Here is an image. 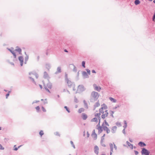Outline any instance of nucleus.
<instances>
[{
  "label": "nucleus",
  "mask_w": 155,
  "mask_h": 155,
  "mask_svg": "<svg viewBox=\"0 0 155 155\" xmlns=\"http://www.w3.org/2000/svg\"><path fill=\"white\" fill-rule=\"evenodd\" d=\"M110 100L112 101L114 103H115L116 102V100L114 98L111 97H110L109 98Z\"/></svg>",
  "instance_id": "c85d7f7f"
},
{
  "label": "nucleus",
  "mask_w": 155,
  "mask_h": 155,
  "mask_svg": "<svg viewBox=\"0 0 155 155\" xmlns=\"http://www.w3.org/2000/svg\"><path fill=\"white\" fill-rule=\"evenodd\" d=\"M74 101L76 103H78V100L76 97H75L74 98Z\"/></svg>",
  "instance_id": "58836bf2"
},
{
  "label": "nucleus",
  "mask_w": 155,
  "mask_h": 155,
  "mask_svg": "<svg viewBox=\"0 0 155 155\" xmlns=\"http://www.w3.org/2000/svg\"><path fill=\"white\" fill-rule=\"evenodd\" d=\"M11 92L10 91H9L8 93L6 95V98L7 99L8 98V96L9 95V93Z\"/></svg>",
  "instance_id": "a19ab883"
},
{
  "label": "nucleus",
  "mask_w": 155,
  "mask_h": 155,
  "mask_svg": "<svg viewBox=\"0 0 155 155\" xmlns=\"http://www.w3.org/2000/svg\"><path fill=\"white\" fill-rule=\"evenodd\" d=\"M44 103L45 104H47L48 103V102L47 101V99H45V100H44Z\"/></svg>",
  "instance_id": "4d7b16f0"
},
{
  "label": "nucleus",
  "mask_w": 155,
  "mask_h": 155,
  "mask_svg": "<svg viewBox=\"0 0 155 155\" xmlns=\"http://www.w3.org/2000/svg\"><path fill=\"white\" fill-rule=\"evenodd\" d=\"M68 80V75L66 73H65V81L66 80Z\"/></svg>",
  "instance_id": "37998d69"
},
{
  "label": "nucleus",
  "mask_w": 155,
  "mask_h": 155,
  "mask_svg": "<svg viewBox=\"0 0 155 155\" xmlns=\"http://www.w3.org/2000/svg\"><path fill=\"white\" fill-rule=\"evenodd\" d=\"M124 125H127V123L126 120H124Z\"/></svg>",
  "instance_id": "0e129e2a"
},
{
  "label": "nucleus",
  "mask_w": 155,
  "mask_h": 155,
  "mask_svg": "<svg viewBox=\"0 0 155 155\" xmlns=\"http://www.w3.org/2000/svg\"><path fill=\"white\" fill-rule=\"evenodd\" d=\"M98 130V133L99 134L101 133L103 131L102 127L101 126H99L97 128Z\"/></svg>",
  "instance_id": "4468645a"
},
{
  "label": "nucleus",
  "mask_w": 155,
  "mask_h": 155,
  "mask_svg": "<svg viewBox=\"0 0 155 155\" xmlns=\"http://www.w3.org/2000/svg\"><path fill=\"white\" fill-rule=\"evenodd\" d=\"M99 97V95L98 92L93 91L91 95L90 102H94L96 101Z\"/></svg>",
  "instance_id": "f257e3e1"
},
{
  "label": "nucleus",
  "mask_w": 155,
  "mask_h": 155,
  "mask_svg": "<svg viewBox=\"0 0 155 155\" xmlns=\"http://www.w3.org/2000/svg\"><path fill=\"white\" fill-rule=\"evenodd\" d=\"M100 115H101V113H100V112L99 113H96L95 115V116L96 117H97L98 118V120H99V123H98V125H99V124H100V120H101V118L100 117Z\"/></svg>",
  "instance_id": "0eeeda50"
},
{
  "label": "nucleus",
  "mask_w": 155,
  "mask_h": 155,
  "mask_svg": "<svg viewBox=\"0 0 155 155\" xmlns=\"http://www.w3.org/2000/svg\"><path fill=\"white\" fill-rule=\"evenodd\" d=\"M92 73H96L95 71L94 70H92Z\"/></svg>",
  "instance_id": "338daca9"
},
{
  "label": "nucleus",
  "mask_w": 155,
  "mask_h": 155,
  "mask_svg": "<svg viewBox=\"0 0 155 155\" xmlns=\"http://www.w3.org/2000/svg\"><path fill=\"white\" fill-rule=\"evenodd\" d=\"M70 143L72 145V146L74 148H75V147L74 145V144L73 142L72 141H71Z\"/></svg>",
  "instance_id": "ea45409f"
},
{
  "label": "nucleus",
  "mask_w": 155,
  "mask_h": 155,
  "mask_svg": "<svg viewBox=\"0 0 155 155\" xmlns=\"http://www.w3.org/2000/svg\"><path fill=\"white\" fill-rule=\"evenodd\" d=\"M35 108L37 111H39L40 109V107L39 106H38L35 107Z\"/></svg>",
  "instance_id": "09e8293b"
},
{
  "label": "nucleus",
  "mask_w": 155,
  "mask_h": 155,
  "mask_svg": "<svg viewBox=\"0 0 155 155\" xmlns=\"http://www.w3.org/2000/svg\"><path fill=\"white\" fill-rule=\"evenodd\" d=\"M99 111L102 114H104V111L103 110V107H101L99 110Z\"/></svg>",
  "instance_id": "473e14b6"
},
{
  "label": "nucleus",
  "mask_w": 155,
  "mask_h": 155,
  "mask_svg": "<svg viewBox=\"0 0 155 155\" xmlns=\"http://www.w3.org/2000/svg\"><path fill=\"white\" fill-rule=\"evenodd\" d=\"M141 153L142 155H145L148 153H150V152L146 148H142Z\"/></svg>",
  "instance_id": "7ed1b4c3"
},
{
  "label": "nucleus",
  "mask_w": 155,
  "mask_h": 155,
  "mask_svg": "<svg viewBox=\"0 0 155 155\" xmlns=\"http://www.w3.org/2000/svg\"><path fill=\"white\" fill-rule=\"evenodd\" d=\"M92 135L94 138V139L96 140L97 138V134L95 133V130H94L92 131Z\"/></svg>",
  "instance_id": "9b49d317"
},
{
  "label": "nucleus",
  "mask_w": 155,
  "mask_h": 155,
  "mask_svg": "<svg viewBox=\"0 0 155 155\" xmlns=\"http://www.w3.org/2000/svg\"><path fill=\"white\" fill-rule=\"evenodd\" d=\"M101 145L102 146L104 147H105L106 146L104 144V143H103V142H101Z\"/></svg>",
  "instance_id": "13d9d810"
},
{
  "label": "nucleus",
  "mask_w": 155,
  "mask_h": 155,
  "mask_svg": "<svg viewBox=\"0 0 155 155\" xmlns=\"http://www.w3.org/2000/svg\"><path fill=\"white\" fill-rule=\"evenodd\" d=\"M29 78L30 79H31L32 81V82L34 83L35 84H36V82L35 81L34 79L33 78H32L31 77H29Z\"/></svg>",
  "instance_id": "e433bc0d"
},
{
  "label": "nucleus",
  "mask_w": 155,
  "mask_h": 155,
  "mask_svg": "<svg viewBox=\"0 0 155 155\" xmlns=\"http://www.w3.org/2000/svg\"><path fill=\"white\" fill-rule=\"evenodd\" d=\"M93 86L95 90L99 92L100 91L101 89V88L100 87L97 86L96 84H93Z\"/></svg>",
  "instance_id": "20e7f679"
},
{
  "label": "nucleus",
  "mask_w": 155,
  "mask_h": 155,
  "mask_svg": "<svg viewBox=\"0 0 155 155\" xmlns=\"http://www.w3.org/2000/svg\"><path fill=\"white\" fill-rule=\"evenodd\" d=\"M109 146L110 148V151H111V152H113V144L112 143H109Z\"/></svg>",
  "instance_id": "412c9836"
},
{
  "label": "nucleus",
  "mask_w": 155,
  "mask_h": 155,
  "mask_svg": "<svg viewBox=\"0 0 155 155\" xmlns=\"http://www.w3.org/2000/svg\"><path fill=\"white\" fill-rule=\"evenodd\" d=\"M45 90L47 91L48 92H49V93H50V91H49V90L46 87H45Z\"/></svg>",
  "instance_id": "49530a36"
},
{
  "label": "nucleus",
  "mask_w": 155,
  "mask_h": 155,
  "mask_svg": "<svg viewBox=\"0 0 155 155\" xmlns=\"http://www.w3.org/2000/svg\"><path fill=\"white\" fill-rule=\"evenodd\" d=\"M44 78H46L48 77V75L46 71H45L44 73Z\"/></svg>",
  "instance_id": "5701e85b"
},
{
  "label": "nucleus",
  "mask_w": 155,
  "mask_h": 155,
  "mask_svg": "<svg viewBox=\"0 0 155 155\" xmlns=\"http://www.w3.org/2000/svg\"><path fill=\"white\" fill-rule=\"evenodd\" d=\"M86 71H87V73L89 74H90V70L88 69H86Z\"/></svg>",
  "instance_id": "864d4df0"
},
{
  "label": "nucleus",
  "mask_w": 155,
  "mask_h": 155,
  "mask_svg": "<svg viewBox=\"0 0 155 155\" xmlns=\"http://www.w3.org/2000/svg\"><path fill=\"white\" fill-rule=\"evenodd\" d=\"M113 144H114V148L115 149V150H116L117 149V147L116 146L115 144L114 143H113Z\"/></svg>",
  "instance_id": "6e6d98bb"
},
{
  "label": "nucleus",
  "mask_w": 155,
  "mask_h": 155,
  "mask_svg": "<svg viewBox=\"0 0 155 155\" xmlns=\"http://www.w3.org/2000/svg\"><path fill=\"white\" fill-rule=\"evenodd\" d=\"M134 152L136 155H137L138 154V152L136 150H134Z\"/></svg>",
  "instance_id": "bf43d9fd"
},
{
  "label": "nucleus",
  "mask_w": 155,
  "mask_h": 155,
  "mask_svg": "<svg viewBox=\"0 0 155 155\" xmlns=\"http://www.w3.org/2000/svg\"><path fill=\"white\" fill-rule=\"evenodd\" d=\"M39 102V101H34L32 103V104H34L35 103H38V102Z\"/></svg>",
  "instance_id": "8fccbe9b"
},
{
  "label": "nucleus",
  "mask_w": 155,
  "mask_h": 155,
  "mask_svg": "<svg viewBox=\"0 0 155 155\" xmlns=\"http://www.w3.org/2000/svg\"><path fill=\"white\" fill-rule=\"evenodd\" d=\"M29 74L30 75H31V74L34 75L36 78H38V74L36 73H33L32 72H30L29 73Z\"/></svg>",
  "instance_id": "aec40b11"
},
{
  "label": "nucleus",
  "mask_w": 155,
  "mask_h": 155,
  "mask_svg": "<svg viewBox=\"0 0 155 155\" xmlns=\"http://www.w3.org/2000/svg\"><path fill=\"white\" fill-rule=\"evenodd\" d=\"M103 129L105 131L106 130H106H107V129H109L106 126H104L103 127Z\"/></svg>",
  "instance_id": "c03bdc74"
},
{
  "label": "nucleus",
  "mask_w": 155,
  "mask_h": 155,
  "mask_svg": "<svg viewBox=\"0 0 155 155\" xmlns=\"http://www.w3.org/2000/svg\"><path fill=\"white\" fill-rule=\"evenodd\" d=\"M15 51H17L19 53V54H21V48H19L17 46L16 47V49H15Z\"/></svg>",
  "instance_id": "6e6552de"
},
{
  "label": "nucleus",
  "mask_w": 155,
  "mask_h": 155,
  "mask_svg": "<svg viewBox=\"0 0 155 155\" xmlns=\"http://www.w3.org/2000/svg\"><path fill=\"white\" fill-rule=\"evenodd\" d=\"M64 108L66 109V110L68 111V113H70V111L69 109V108H68V107L66 106H65L64 107Z\"/></svg>",
  "instance_id": "f704fd0d"
},
{
  "label": "nucleus",
  "mask_w": 155,
  "mask_h": 155,
  "mask_svg": "<svg viewBox=\"0 0 155 155\" xmlns=\"http://www.w3.org/2000/svg\"><path fill=\"white\" fill-rule=\"evenodd\" d=\"M85 61H82V66L84 68H85Z\"/></svg>",
  "instance_id": "c9c22d12"
},
{
  "label": "nucleus",
  "mask_w": 155,
  "mask_h": 155,
  "mask_svg": "<svg viewBox=\"0 0 155 155\" xmlns=\"http://www.w3.org/2000/svg\"><path fill=\"white\" fill-rule=\"evenodd\" d=\"M85 90V88L82 85H79L78 86V89L76 93H80Z\"/></svg>",
  "instance_id": "f03ea898"
},
{
  "label": "nucleus",
  "mask_w": 155,
  "mask_h": 155,
  "mask_svg": "<svg viewBox=\"0 0 155 155\" xmlns=\"http://www.w3.org/2000/svg\"><path fill=\"white\" fill-rule=\"evenodd\" d=\"M104 122L105 123V124L107 125V126H109V125L108 124V123L107 122L106 120H104Z\"/></svg>",
  "instance_id": "a18cd8bd"
},
{
  "label": "nucleus",
  "mask_w": 155,
  "mask_h": 155,
  "mask_svg": "<svg viewBox=\"0 0 155 155\" xmlns=\"http://www.w3.org/2000/svg\"><path fill=\"white\" fill-rule=\"evenodd\" d=\"M54 134L56 135L60 136V134H59V133L58 132H56Z\"/></svg>",
  "instance_id": "de8ad7c7"
},
{
  "label": "nucleus",
  "mask_w": 155,
  "mask_h": 155,
  "mask_svg": "<svg viewBox=\"0 0 155 155\" xmlns=\"http://www.w3.org/2000/svg\"><path fill=\"white\" fill-rule=\"evenodd\" d=\"M70 66H72L73 67V71L74 72H76L77 71V68L75 67V66L73 64H70Z\"/></svg>",
  "instance_id": "dca6fc26"
},
{
  "label": "nucleus",
  "mask_w": 155,
  "mask_h": 155,
  "mask_svg": "<svg viewBox=\"0 0 155 155\" xmlns=\"http://www.w3.org/2000/svg\"><path fill=\"white\" fill-rule=\"evenodd\" d=\"M123 127L124 128V129H125L127 127V125H124L123 126Z\"/></svg>",
  "instance_id": "774afa93"
},
{
  "label": "nucleus",
  "mask_w": 155,
  "mask_h": 155,
  "mask_svg": "<svg viewBox=\"0 0 155 155\" xmlns=\"http://www.w3.org/2000/svg\"><path fill=\"white\" fill-rule=\"evenodd\" d=\"M8 50L13 54V55L14 56V58H16V55L15 54V53L14 52V51H12L10 49H8Z\"/></svg>",
  "instance_id": "4be33fe9"
},
{
  "label": "nucleus",
  "mask_w": 155,
  "mask_h": 155,
  "mask_svg": "<svg viewBox=\"0 0 155 155\" xmlns=\"http://www.w3.org/2000/svg\"><path fill=\"white\" fill-rule=\"evenodd\" d=\"M101 106L102 107H103V109H104V110H106L107 109V106L104 104L103 105H102Z\"/></svg>",
  "instance_id": "cd10ccee"
},
{
  "label": "nucleus",
  "mask_w": 155,
  "mask_h": 155,
  "mask_svg": "<svg viewBox=\"0 0 155 155\" xmlns=\"http://www.w3.org/2000/svg\"><path fill=\"white\" fill-rule=\"evenodd\" d=\"M91 122H97V119L96 117L94 118L91 120Z\"/></svg>",
  "instance_id": "72a5a7b5"
},
{
  "label": "nucleus",
  "mask_w": 155,
  "mask_h": 155,
  "mask_svg": "<svg viewBox=\"0 0 155 155\" xmlns=\"http://www.w3.org/2000/svg\"><path fill=\"white\" fill-rule=\"evenodd\" d=\"M66 81L67 82L68 86L69 87H71L72 84V83L71 82V81L69 80H67Z\"/></svg>",
  "instance_id": "f8f14e48"
},
{
  "label": "nucleus",
  "mask_w": 155,
  "mask_h": 155,
  "mask_svg": "<svg viewBox=\"0 0 155 155\" xmlns=\"http://www.w3.org/2000/svg\"><path fill=\"white\" fill-rule=\"evenodd\" d=\"M82 75L85 78L88 77L87 72L85 71H83L82 73Z\"/></svg>",
  "instance_id": "f3484780"
},
{
  "label": "nucleus",
  "mask_w": 155,
  "mask_h": 155,
  "mask_svg": "<svg viewBox=\"0 0 155 155\" xmlns=\"http://www.w3.org/2000/svg\"><path fill=\"white\" fill-rule=\"evenodd\" d=\"M116 124L118 126H121V125L120 123L119 122H117L116 123Z\"/></svg>",
  "instance_id": "4c0bfd02"
},
{
  "label": "nucleus",
  "mask_w": 155,
  "mask_h": 155,
  "mask_svg": "<svg viewBox=\"0 0 155 155\" xmlns=\"http://www.w3.org/2000/svg\"><path fill=\"white\" fill-rule=\"evenodd\" d=\"M18 60L20 62V65L21 66H22L23 64V58L22 56H20L18 57Z\"/></svg>",
  "instance_id": "39448f33"
},
{
  "label": "nucleus",
  "mask_w": 155,
  "mask_h": 155,
  "mask_svg": "<svg viewBox=\"0 0 155 155\" xmlns=\"http://www.w3.org/2000/svg\"><path fill=\"white\" fill-rule=\"evenodd\" d=\"M83 102H84V104L85 107L87 108H88V105H87V104L86 103V101L85 100H84L83 101Z\"/></svg>",
  "instance_id": "c756f323"
},
{
  "label": "nucleus",
  "mask_w": 155,
  "mask_h": 155,
  "mask_svg": "<svg viewBox=\"0 0 155 155\" xmlns=\"http://www.w3.org/2000/svg\"><path fill=\"white\" fill-rule=\"evenodd\" d=\"M117 129V127L116 126H114L112 127L111 129V132L113 133H114L116 132Z\"/></svg>",
  "instance_id": "ddd939ff"
},
{
  "label": "nucleus",
  "mask_w": 155,
  "mask_h": 155,
  "mask_svg": "<svg viewBox=\"0 0 155 155\" xmlns=\"http://www.w3.org/2000/svg\"><path fill=\"white\" fill-rule=\"evenodd\" d=\"M61 67H58L57 68V71L55 73V74H57L59 73H61Z\"/></svg>",
  "instance_id": "9d476101"
},
{
  "label": "nucleus",
  "mask_w": 155,
  "mask_h": 155,
  "mask_svg": "<svg viewBox=\"0 0 155 155\" xmlns=\"http://www.w3.org/2000/svg\"><path fill=\"white\" fill-rule=\"evenodd\" d=\"M94 153L97 155L99 153V148L96 145L94 146Z\"/></svg>",
  "instance_id": "423d86ee"
},
{
  "label": "nucleus",
  "mask_w": 155,
  "mask_h": 155,
  "mask_svg": "<svg viewBox=\"0 0 155 155\" xmlns=\"http://www.w3.org/2000/svg\"><path fill=\"white\" fill-rule=\"evenodd\" d=\"M110 112L111 113V116L112 117H114V116L113 115V114H114V112L112 111H111Z\"/></svg>",
  "instance_id": "603ef678"
},
{
  "label": "nucleus",
  "mask_w": 155,
  "mask_h": 155,
  "mask_svg": "<svg viewBox=\"0 0 155 155\" xmlns=\"http://www.w3.org/2000/svg\"><path fill=\"white\" fill-rule=\"evenodd\" d=\"M140 2L139 0H135L134 3L136 5H137L140 3Z\"/></svg>",
  "instance_id": "bb28decb"
},
{
  "label": "nucleus",
  "mask_w": 155,
  "mask_h": 155,
  "mask_svg": "<svg viewBox=\"0 0 155 155\" xmlns=\"http://www.w3.org/2000/svg\"><path fill=\"white\" fill-rule=\"evenodd\" d=\"M82 117L84 120H85L87 118V116L84 113H82Z\"/></svg>",
  "instance_id": "2eb2a0df"
},
{
  "label": "nucleus",
  "mask_w": 155,
  "mask_h": 155,
  "mask_svg": "<svg viewBox=\"0 0 155 155\" xmlns=\"http://www.w3.org/2000/svg\"><path fill=\"white\" fill-rule=\"evenodd\" d=\"M84 111V108H82L79 109L78 110V112L79 113H81L82 112H83Z\"/></svg>",
  "instance_id": "2f4dec72"
},
{
  "label": "nucleus",
  "mask_w": 155,
  "mask_h": 155,
  "mask_svg": "<svg viewBox=\"0 0 155 155\" xmlns=\"http://www.w3.org/2000/svg\"><path fill=\"white\" fill-rule=\"evenodd\" d=\"M42 110L44 112H46V109L44 108V107H42Z\"/></svg>",
  "instance_id": "5fc2aeb1"
},
{
  "label": "nucleus",
  "mask_w": 155,
  "mask_h": 155,
  "mask_svg": "<svg viewBox=\"0 0 155 155\" xmlns=\"http://www.w3.org/2000/svg\"><path fill=\"white\" fill-rule=\"evenodd\" d=\"M104 140V138L101 137V142H103V140Z\"/></svg>",
  "instance_id": "e2e57ef3"
},
{
  "label": "nucleus",
  "mask_w": 155,
  "mask_h": 155,
  "mask_svg": "<svg viewBox=\"0 0 155 155\" xmlns=\"http://www.w3.org/2000/svg\"><path fill=\"white\" fill-rule=\"evenodd\" d=\"M39 134L41 136H42V135L44 134V132L43 131L41 130L39 132Z\"/></svg>",
  "instance_id": "79ce46f5"
},
{
  "label": "nucleus",
  "mask_w": 155,
  "mask_h": 155,
  "mask_svg": "<svg viewBox=\"0 0 155 155\" xmlns=\"http://www.w3.org/2000/svg\"><path fill=\"white\" fill-rule=\"evenodd\" d=\"M51 64H46V68L48 70H49L51 68Z\"/></svg>",
  "instance_id": "b1692460"
},
{
  "label": "nucleus",
  "mask_w": 155,
  "mask_h": 155,
  "mask_svg": "<svg viewBox=\"0 0 155 155\" xmlns=\"http://www.w3.org/2000/svg\"><path fill=\"white\" fill-rule=\"evenodd\" d=\"M25 54L26 55V56L25 57V63L26 64V61H28V55H27L26 54V53L25 52Z\"/></svg>",
  "instance_id": "7c9ffc66"
},
{
  "label": "nucleus",
  "mask_w": 155,
  "mask_h": 155,
  "mask_svg": "<svg viewBox=\"0 0 155 155\" xmlns=\"http://www.w3.org/2000/svg\"><path fill=\"white\" fill-rule=\"evenodd\" d=\"M126 143L128 145V146L130 147L131 149H133V145L131 144L130 143H129L128 141H127L126 142Z\"/></svg>",
  "instance_id": "6ab92c4d"
},
{
  "label": "nucleus",
  "mask_w": 155,
  "mask_h": 155,
  "mask_svg": "<svg viewBox=\"0 0 155 155\" xmlns=\"http://www.w3.org/2000/svg\"><path fill=\"white\" fill-rule=\"evenodd\" d=\"M100 105V104L99 103L98 101L96 102L94 105V107L95 108L99 106Z\"/></svg>",
  "instance_id": "a878e982"
},
{
  "label": "nucleus",
  "mask_w": 155,
  "mask_h": 155,
  "mask_svg": "<svg viewBox=\"0 0 155 155\" xmlns=\"http://www.w3.org/2000/svg\"><path fill=\"white\" fill-rule=\"evenodd\" d=\"M4 148L3 147L1 144H0V149L1 150H4Z\"/></svg>",
  "instance_id": "3c124183"
},
{
  "label": "nucleus",
  "mask_w": 155,
  "mask_h": 155,
  "mask_svg": "<svg viewBox=\"0 0 155 155\" xmlns=\"http://www.w3.org/2000/svg\"><path fill=\"white\" fill-rule=\"evenodd\" d=\"M138 145L141 147H145L146 145L144 143L141 141L139 142Z\"/></svg>",
  "instance_id": "1a4fd4ad"
},
{
  "label": "nucleus",
  "mask_w": 155,
  "mask_h": 155,
  "mask_svg": "<svg viewBox=\"0 0 155 155\" xmlns=\"http://www.w3.org/2000/svg\"><path fill=\"white\" fill-rule=\"evenodd\" d=\"M122 132L125 135L126 134V132L125 131V129H124L122 130Z\"/></svg>",
  "instance_id": "680f3d73"
},
{
  "label": "nucleus",
  "mask_w": 155,
  "mask_h": 155,
  "mask_svg": "<svg viewBox=\"0 0 155 155\" xmlns=\"http://www.w3.org/2000/svg\"><path fill=\"white\" fill-rule=\"evenodd\" d=\"M47 87L49 88H52V84L50 82H49L47 84Z\"/></svg>",
  "instance_id": "393cba45"
},
{
  "label": "nucleus",
  "mask_w": 155,
  "mask_h": 155,
  "mask_svg": "<svg viewBox=\"0 0 155 155\" xmlns=\"http://www.w3.org/2000/svg\"><path fill=\"white\" fill-rule=\"evenodd\" d=\"M155 18V13L153 15V20Z\"/></svg>",
  "instance_id": "69168bd1"
},
{
  "label": "nucleus",
  "mask_w": 155,
  "mask_h": 155,
  "mask_svg": "<svg viewBox=\"0 0 155 155\" xmlns=\"http://www.w3.org/2000/svg\"><path fill=\"white\" fill-rule=\"evenodd\" d=\"M108 112L105 113L104 114H103L101 115V118L103 119H104L106 117H107L108 116Z\"/></svg>",
  "instance_id": "a211bd4d"
},
{
  "label": "nucleus",
  "mask_w": 155,
  "mask_h": 155,
  "mask_svg": "<svg viewBox=\"0 0 155 155\" xmlns=\"http://www.w3.org/2000/svg\"><path fill=\"white\" fill-rule=\"evenodd\" d=\"M110 132V130L109 129H108L106 130V132L107 134L109 133Z\"/></svg>",
  "instance_id": "052dcab7"
}]
</instances>
